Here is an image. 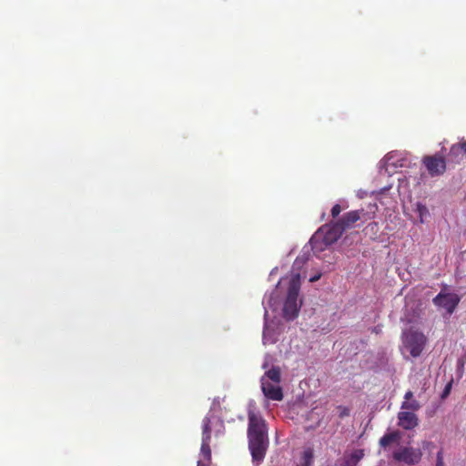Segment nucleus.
Instances as JSON below:
<instances>
[{
    "label": "nucleus",
    "instance_id": "nucleus-1",
    "mask_svg": "<svg viewBox=\"0 0 466 466\" xmlns=\"http://www.w3.org/2000/svg\"><path fill=\"white\" fill-rule=\"evenodd\" d=\"M248 449L252 460L259 462L265 458L269 443L267 424L262 417L253 411L248 412Z\"/></svg>",
    "mask_w": 466,
    "mask_h": 466
},
{
    "label": "nucleus",
    "instance_id": "nucleus-2",
    "mask_svg": "<svg viewBox=\"0 0 466 466\" xmlns=\"http://www.w3.org/2000/svg\"><path fill=\"white\" fill-rule=\"evenodd\" d=\"M300 289V276L299 273L292 274L289 281L288 295L284 302L283 316L288 320L294 319L300 308L299 293Z\"/></svg>",
    "mask_w": 466,
    "mask_h": 466
},
{
    "label": "nucleus",
    "instance_id": "nucleus-3",
    "mask_svg": "<svg viewBox=\"0 0 466 466\" xmlns=\"http://www.w3.org/2000/svg\"><path fill=\"white\" fill-rule=\"evenodd\" d=\"M428 339L424 333L418 329L410 328L402 331L401 342L404 350L410 353L412 358H418L421 355L427 344Z\"/></svg>",
    "mask_w": 466,
    "mask_h": 466
},
{
    "label": "nucleus",
    "instance_id": "nucleus-4",
    "mask_svg": "<svg viewBox=\"0 0 466 466\" xmlns=\"http://www.w3.org/2000/svg\"><path fill=\"white\" fill-rule=\"evenodd\" d=\"M343 228L338 222L322 226L310 238V244L315 248L316 243L320 239L328 246L335 243L343 234Z\"/></svg>",
    "mask_w": 466,
    "mask_h": 466
},
{
    "label": "nucleus",
    "instance_id": "nucleus-5",
    "mask_svg": "<svg viewBox=\"0 0 466 466\" xmlns=\"http://www.w3.org/2000/svg\"><path fill=\"white\" fill-rule=\"evenodd\" d=\"M422 164L432 177H440L446 171L445 158L439 154L425 156L422 158Z\"/></svg>",
    "mask_w": 466,
    "mask_h": 466
},
{
    "label": "nucleus",
    "instance_id": "nucleus-6",
    "mask_svg": "<svg viewBox=\"0 0 466 466\" xmlns=\"http://www.w3.org/2000/svg\"><path fill=\"white\" fill-rule=\"evenodd\" d=\"M460 300V297L457 294L440 292L432 301L436 306L445 309L448 313L451 314L457 308Z\"/></svg>",
    "mask_w": 466,
    "mask_h": 466
},
{
    "label": "nucleus",
    "instance_id": "nucleus-7",
    "mask_svg": "<svg viewBox=\"0 0 466 466\" xmlns=\"http://www.w3.org/2000/svg\"><path fill=\"white\" fill-rule=\"evenodd\" d=\"M394 460L407 464H414L420 461L421 452L410 447H405L393 453Z\"/></svg>",
    "mask_w": 466,
    "mask_h": 466
},
{
    "label": "nucleus",
    "instance_id": "nucleus-8",
    "mask_svg": "<svg viewBox=\"0 0 466 466\" xmlns=\"http://www.w3.org/2000/svg\"><path fill=\"white\" fill-rule=\"evenodd\" d=\"M261 389L265 397L271 400H282L283 391L279 384H274L266 380L264 377L261 378Z\"/></svg>",
    "mask_w": 466,
    "mask_h": 466
},
{
    "label": "nucleus",
    "instance_id": "nucleus-9",
    "mask_svg": "<svg viewBox=\"0 0 466 466\" xmlns=\"http://www.w3.org/2000/svg\"><path fill=\"white\" fill-rule=\"evenodd\" d=\"M398 425L406 431L413 430L419 425V418L414 412L402 410L398 413Z\"/></svg>",
    "mask_w": 466,
    "mask_h": 466
},
{
    "label": "nucleus",
    "instance_id": "nucleus-10",
    "mask_svg": "<svg viewBox=\"0 0 466 466\" xmlns=\"http://www.w3.org/2000/svg\"><path fill=\"white\" fill-rule=\"evenodd\" d=\"M361 213H363V210H352L347 212L337 222L345 231L346 229L352 228L353 225L360 219Z\"/></svg>",
    "mask_w": 466,
    "mask_h": 466
},
{
    "label": "nucleus",
    "instance_id": "nucleus-11",
    "mask_svg": "<svg viewBox=\"0 0 466 466\" xmlns=\"http://www.w3.org/2000/svg\"><path fill=\"white\" fill-rule=\"evenodd\" d=\"M401 438V434L399 431H393L384 434L380 439V446L383 449L390 447L392 444H398Z\"/></svg>",
    "mask_w": 466,
    "mask_h": 466
},
{
    "label": "nucleus",
    "instance_id": "nucleus-12",
    "mask_svg": "<svg viewBox=\"0 0 466 466\" xmlns=\"http://www.w3.org/2000/svg\"><path fill=\"white\" fill-rule=\"evenodd\" d=\"M461 155L466 157V140L464 139L453 144L449 152V156L455 160H458Z\"/></svg>",
    "mask_w": 466,
    "mask_h": 466
},
{
    "label": "nucleus",
    "instance_id": "nucleus-13",
    "mask_svg": "<svg viewBox=\"0 0 466 466\" xmlns=\"http://www.w3.org/2000/svg\"><path fill=\"white\" fill-rule=\"evenodd\" d=\"M266 380H268L272 383L279 384L281 380V372L279 367H272L268 371H266L263 376Z\"/></svg>",
    "mask_w": 466,
    "mask_h": 466
},
{
    "label": "nucleus",
    "instance_id": "nucleus-14",
    "mask_svg": "<svg viewBox=\"0 0 466 466\" xmlns=\"http://www.w3.org/2000/svg\"><path fill=\"white\" fill-rule=\"evenodd\" d=\"M211 440V420L205 417L202 420V441Z\"/></svg>",
    "mask_w": 466,
    "mask_h": 466
},
{
    "label": "nucleus",
    "instance_id": "nucleus-15",
    "mask_svg": "<svg viewBox=\"0 0 466 466\" xmlns=\"http://www.w3.org/2000/svg\"><path fill=\"white\" fill-rule=\"evenodd\" d=\"M313 450L311 448H307L304 450L300 461L298 466H311L313 461Z\"/></svg>",
    "mask_w": 466,
    "mask_h": 466
},
{
    "label": "nucleus",
    "instance_id": "nucleus-16",
    "mask_svg": "<svg viewBox=\"0 0 466 466\" xmlns=\"http://www.w3.org/2000/svg\"><path fill=\"white\" fill-rule=\"evenodd\" d=\"M400 409L415 412L420 409V404L417 400L412 399L411 400L409 401H403L401 403Z\"/></svg>",
    "mask_w": 466,
    "mask_h": 466
},
{
    "label": "nucleus",
    "instance_id": "nucleus-17",
    "mask_svg": "<svg viewBox=\"0 0 466 466\" xmlns=\"http://www.w3.org/2000/svg\"><path fill=\"white\" fill-rule=\"evenodd\" d=\"M210 441H202L201 443V454L204 459L209 462L211 460V449L209 445Z\"/></svg>",
    "mask_w": 466,
    "mask_h": 466
},
{
    "label": "nucleus",
    "instance_id": "nucleus-18",
    "mask_svg": "<svg viewBox=\"0 0 466 466\" xmlns=\"http://www.w3.org/2000/svg\"><path fill=\"white\" fill-rule=\"evenodd\" d=\"M350 461H352V464H357L364 457V451L356 450L350 454Z\"/></svg>",
    "mask_w": 466,
    "mask_h": 466
},
{
    "label": "nucleus",
    "instance_id": "nucleus-19",
    "mask_svg": "<svg viewBox=\"0 0 466 466\" xmlns=\"http://www.w3.org/2000/svg\"><path fill=\"white\" fill-rule=\"evenodd\" d=\"M364 230L367 234L371 232L373 236L376 237L379 232V224L377 222H371L365 228Z\"/></svg>",
    "mask_w": 466,
    "mask_h": 466
},
{
    "label": "nucleus",
    "instance_id": "nucleus-20",
    "mask_svg": "<svg viewBox=\"0 0 466 466\" xmlns=\"http://www.w3.org/2000/svg\"><path fill=\"white\" fill-rule=\"evenodd\" d=\"M341 212V207L339 204H335L331 208V216L335 218Z\"/></svg>",
    "mask_w": 466,
    "mask_h": 466
},
{
    "label": "nucleus",
    "instance_id": "nucleus-21",
    "mask_svg": "<svg viewBox=\"0 0 466 466\" xmlns=\"http://www.w3.org/2000/svg\"><path fill=\"white\" fill-rule=\"evenodd\" d=\"M436 466H444L442 451L437 453Z\"/></svg>",
    "mask_w": 466,
    "mask_h": 466
},
{
    "label": "nucleus",
    "instance_id": "nucleus-22",
    "mask_svg": "<svg viewBox=\"0 0 466 466\" xmlns=\"http://www.w3.org/2000/svg\"><path fill=\"white\" fill-rule=\"evenodd\" d=\"M338 409L340 410L339 417L343 418L350 415V410L346 407L339 406Z\"/></svg>",
    "mask_w": 466,
    "mask_h": 466
},
{
    "label": "nucleus",
    "instance_id": "nucleus-23",
    "mask_svg": "<svg viewBox=\"0 0 466 466\" xmlns=\"http://www.w3.org/2000/svg\"><path fill=\"white\" fill-rule=\"evenodd\" d=\"M451 389V383L447 384L445 389L443 390L441 397L445 398L446 396H448L450 394Z\"/></svg>",
    "mask_w": 466,
    "mask_h": 466
},
{
    "label": "nucleus",
    "instance_id": "nucleus-24",
    "mask_svg": "<svg viewBox=\"0 0 466 466\" xmlns=\"http://www.w3.org/2000/svg\"><path fill=\"white\" fill-rule=\"evenodd\" d=\"M414 399L413 392L411 390H408L404 395V401H409Z\"/></svg>",
    "mask_w": 466,
    "mask_h": 466
},
{
    "label": "nucleus",
    "instance_id": "nucleus-25",
    "mask_svg": "<svg viewBox=\"0 0 466 466\" xmlns=\"http://www.w3.org/2000/svg\"><path fill=\"white\" fill-rule=\"evenodd\" d=\"M356 464H352V461H350V457L349 459H347L344 463H343V466H355Z\"/></svg>",
    "mask_w": 466,
    "mask_h": 466
},
{
    "label": "nucleus",
    "instance_id": "nucleus-26",
    "mask_svg": "<svg viewBox=\"0 0 466 466\" xmlns=\"http://www.w3.org/2000/svg\"><path fill=\"white\" fill-rule=\"evenodd\" d=\"M458 366H459V368H460V369L463 370V367H464V361H462V360H459V361H458Z\"/></svg>",
    "mask_w": 466,
    "mask_h": 466
},
{
    "label": "nucleus",
    "instance_id": "nucleus-27",
    "mask_svg": "<svg viewBox=\"0 0 466 466\" xmlns=\"http://www.w3.org/2000/svg\"><path fill=\"white\" fill-rule=\"evenodd\" d=\"M319 278H320V275H318V276L312 277V278L310 279V281H311V282L317 281Z\"/></svg>",
    "mask_w": 466,
    "mask_h": 466
}]
</instances>
